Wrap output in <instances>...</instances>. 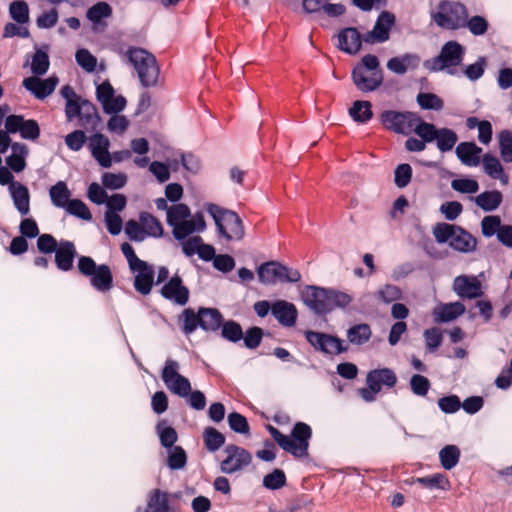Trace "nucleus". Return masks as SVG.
Segmentation results:
<instances>
[{
  "label": "nucleus",
  "instance_id": "obj_1",
  "mask_svg": "<svg viewBox=\"0 0 512 512\" xmlns=\"http://www.w3.org/2000/svg\"><path fill=\"white\" fill-rule=\"evenodd\" d=\"M305 305L317 315H325L335 308L345 309L352 297L343 291L313 285L306 286L301 294Z\"/></svg>",
  "mask_w": 512,
  "mask_h": 512
},
{
  "label": "nucleus",
  "instance_id": "obj_2",
  "mask_svg": "<svg viewBox=\"0 0 512 512\" xmlns=\"http://www.w3.org/2000/svg\"><path fill=\"white\" fill-rule=\"evenodd\" d=\"M268 431L275 442L286 452L296 458L308 456L309 440L312 436L311 427L304 422H297L291 436L284 435L277 428L269 425Z\"/></svg>",
  "mask_w": 512,
  "mask_h": 512
},
{
  "label": "nucleus",
  "instance_id": "obj_3",
  "mask_svg": "<svg viewBox=\"0 0 512 512\" xmlns=\"http://www.w3.org/2000/svg\"><path fill=\"white\" fill-rule=\"evenodd\" d=\"M125 55L136 70L143 87L157 86L160 68L152 53L140 47H129Z\"/></svg>",
  "mask_w": 512,
  "mask_h": 512
},
{
  "label": "nucleus",
  "instance_id": "obj_4",
  "mask_svg": "<svg viewBox=\"0 0 512 512\" xmlns=\"http://www.w3.org/2000/svg\"><path fill=\"white\" fill-rule=\"evenodd\" d=\"M435 240L440 243H447L452 249L461 253H471L475 251L477 240L462 227L449 224L438 223L433 227Z\"/></svg>",
  "mask_w": 512,
  "mask_h": 512
},
{
  "label": "nucleus",
  "instance_id": "obj_5",
  "mask_svg": "<svg viewBox=\"0 0 512 512\" xmlns=\"http://www.w3.org/2000/svg\"><path fill=\"white\" fill-rule=\"evenodd\" d=\"M207 212L212 216L217 230L228 241H241L245 236V228L239 215L216 204L206 205Z\"/></svg>",
  "mask_w": 512,
  "mask_h": 512
},
{
  "label": "nucleus",
  "instance_id": "obj_6",
  "mask_svg": "<svg viewBox=\"0 0 512 512\" xmlns=\"http://www.w3.org/2000/svg\"><path fill=\"white\" fill-rule=\"evenodd\" d=\"M468 17L466 6L460 2L442 0L436 12L431 13L432 21L440 28L457 30L464 28V20Z\"/></svg>",
  "mask_w": 512,
  "mask_h": 512
},
{
  "label": "nucleus",
  "instance_id": "obj_7",
  "mask_svg": "<svg viewBox=\"0 0 512 512\" xmlns=\"http://www.w3.org/2000/svg\"><path fill=\"white\" fill-rule=\"evenodd\" d=\"M464 54L465 48L459 42L451 40L442 46L439 55L426 61L424 66L432 72L448 70V73L453 75L454 71L450 68L459 66L463 61Z\"/></svg>",
  "mask_w": 512,
  "mask_h": 512
},
{
  "label": "nucleus",
  "instance_id": "obj_8",
  "mask_svg": "<svg viewBox=\"0 0 512 512\" xmlns=\"http://www.w3.org/2000/svg\"><path fill=\"white\" fill-rule=\"evenodd\" d=\"M381 122L386 129L403 135H409L412 132L416 133L418 126L425 123L416 113L394 110L383 111Z\"/></svg>",
  "mask_w": 512,
  "mask_h": 512
},
{
  "label": "nucleus",
  "instance_id": "obj_9",
  "mask_svg": "<svg viewBox=\"0 0 512 512\" xmlns=\"http://www.w3.org/2000/svg\"><path fill=\"white\" fill-rule=\"evenodd\" d=\"M257 274L259 281L264 285H273L277 282L296 283L301 279V274L297 269L289 268L276 261L261 264L257 269Z\"/></svg>",
  "mask_w": 512,
  "mask_h": 512
},
{
  "label": "nucleus",
  "instance_id": "obj_10",
  "mask_svg": "<svg viewBox=\"0 0 512 512\" xmlns=\"http://www.w3.org/2000/svg\"><path fill=\"white\" fill-rule=\"evenodd\" d=\"M416 134L428 143L436 142V147L441 153L451 151L458 141L457 133L450 128H437L432 123H422L418 126Z\"/></svg>",
  "mask_w": 512,
  "mask_h": 512
},
{
  "label": "nucleus",
  "instance_id": "obj_11",
  "mask_svg": "<svg viewBox=\"0 0 512 512\" xmlns=\"http://www.w3.org/2000/svg\"><path fill=\"white\" fill-rule=\"evenodd\" d=\"M179 370V362L168 358L162 368L161 379L172 394L181 398H187L191 392V383L187 377L179 373Z\"/></svg>",
  "mask_w": 512,
  "mask_h": 512
},
{
  "label": "nucleus",
  "instance_id": "obj_12",
  "mask_svg": "<svg viewBox=\"0 0 512 512\" xmlns=\"http://www.w3.org/2000/svg\"><path fill=\"white\" fill-rule=\"evenodd\" d=\"M306 341L318 352L326 355H339L348 351V345L337 336L324 332L307 330Z\"/></svg>",
  "mask_w": 512,
  "mask_h": 512
},
{
  "label": "nucleus",
  "instance_id": "obj_13",
  "mask_svg": "<svg viewBox=\"0 0 512 512\" xmlns=\"http://www.w3.org/2000/svg\"><path fill=\"white\" fill-rule=\"evenodd\" d=\"M226 458L220 463V470L225 474H234L249 466L252 455L246 449L229 444L225 447Z\"/></svg>",
  "mask_w": 512,
  "mask_h": 512
},
{
  "label": "nucleus",
  "instance_id": "obj_14",
  "mask_svg": "<svg viewBox=\"0 0 512 512\" xmlns=\"http://www.w3.org/2000/svg\"><path fill=\"white\" fill-rule=\"evenodd\" d=\"M5 129L10 133L19 132L26 140L35 141L40 136V127L33 119H24L21 115H9L5 120Z\"/></svg>",
  "mask_w": 512,
  "mask_h": 512
},
{
  "label": "nucleus",
  "instance_id": "obj_15",
  "mask_svg": "<svg viewBox=\"0 0 512 512\" xmlns=\"http://www.w3.org/2000/svg\"><path fill=\"white\" fill-rule=\"evenodd\" d=\"M395 24V16L389 11H382L373 29L363 35V40L369 44L384 43L389 39L390 30Z\"/></svg>",
  "mask_w": 512,
  "mask_h": 512
},
{
  "label": "nucleus",
  "instance_id": "obj_16",
  "mask_svg": "<svg viewBox=\"0 0 512 512\" xmlns=\"http://www.w3.org/2000/svg\"><path fill=\"white\" fill-rule=\"evenodd\" d=\"M160 294L166 300L184 306L189 300V289L183 284L182 278L175 274L161 288Z\"/></svg>",
  "mask_w": 512,
  "mask_h": 512
},
{
  "label": "nucleus",
  "instance_id": "obj_17",
  "mask_svg": "<svg viewBox=\"0 0 512 512\" xmlns=\"http://www.w3.org/2000/svg\"><path fill=\"white\" fill-rule=\"evenodd\" d=\"M129 269L134 275L135 290L142 295H148L154 284V266L143 260Z\"/></svg>",
  "mask_w": 512,
  "mask_h": 512
},
{
  "label": "nucleus",
  "instance_id": "obj_18",
  "mask_svg": "<svg viewBox=\"0 0 512 512\" xmlns=\"http://www.w3.org/2000/svg\"><path fill=\"white\" fill-rule=\"evenodd\" d=\"M453 291L462 299H476L483 295L481 282L476 276H457L452 285Z\"/></svg>",
  "mask_w": 512,
  "mask_h": 512
},
{
  "label": "nucleus",
  "instance_id": "obj_19",
  "mask_svg": "<svg viewBox=\"0 0 512 512\" xmlns=\"http://www.w3.org/2000/svg\"><path fill=\"white\" fill-rule=\"evenodd\" d=\"M352 80L358 90L362 92L375 91L383 83V72L371 73L364 67H355L352 71Z\"/></svg>",
  "mask_w": 512,
  "mask_h": 512
},
{
  "label": "nucleus",
  "instance_id": "obj_20",
  "mask_svg": "<svg viewBox=\"0 0 512 512\" xmlns=\"http://www.w3.org/2000/svg\"><path fill=\"white\" fill-rule=\"evenodd\" d=\"M58 84L56 76H50L46 79H40L37 76L27 77L23 80V86L31 92L37 99L43 100L52 94Z\"/></svg>",
  "mask_w": 512,
  "mask_h": 512
},
{
  "label": "nucleus",
  "instance_id": "obj_21",
  "mask_svg": "<svg viewBox=\"0 0 512 512\" xmlns=\"http://www.w3.org/2000/svg\"><path fill=\"white\" fill-rule=\"evenodd\" d=\"M206 229V222L202 212H196L191 219L186 218L172 227L175 239L182 241L194 232H202Z\"/></svg>",
  "mask_w": 512,
  "mask_h": 512
},
{
  "label": "nucleus",
  "instance_id": "obj_22",
  "mask_svg": "<svg viewBox=\"0 0 512 512\" xmlns=\"http://www.w3.org/2000/svg\"><path fill=\"white\" fill-rule=\"evenodd\" d=\"M109 140L100 133L94 134L89 140V148L92 156L103 168H109L112 165V158L109 153Z\"/></svg>",
  "mask_w": 512,
  "mask_h": 512
},
{
  "label": "nucleus",
  "instance_id": "obj_23",
  "mask_svg": "<svg viewBox=\"0 0 512 512\" xmlns=\"http://www.w3.org/2000/svg\"><path fill=\"white\" fill-rule=\"evenodd\" d=\"M363 41V36L356 28L348 27L338 33L337 47L341 51L353 55L360 51Z\"/></svg>",
  "mask_w": 512,
  "mask_h": 512
},
{
  "label": "nucleus",
  "instance_id": "obj_24",
  "mask_svg": "<svg viewBox=\"0 0 512 512\" xmlns=\"http://www.w3.org/2000/svg\"><path fill=\"white\" fill-rule=\"evenodd\" d=\"M366 383L371 384L373 389H391L397 383V376L390 368L373 369L367 373Z\"/></svg>",
  "mask_w": 512,
  "mask_h": 512
},
{
  "label": "nucleus",
  "instance_id": "obj_25",
  "mask_svg": "<svg viewBox=\"0 0 512 512\" xmlns=\"http://www.w3.org/2000/svg\"><path fill=\"white\" fill-rule=\"evenodd\" d=\"M481 153L482 148L474 142H461L455 149L457 158L468 167H476L481 163Z\"/></svg>",
  "mask_w": 512,
  "mask_h": 512
},
{
  "label": "nucleus",
  "instance_id": "obj_26",
  "mask_svg": "<svg viewBox=\"0 0 512 512\" xmlns=\"http://www.w3.org/2000/svg\"><path fill=\"white\" fill-rule=\"evenodd\" d=\"M272 315L286 327L294 326L297 320V309L294 304L285 300H277L272 304Z\"/></svg>",
  "mask_w": 512,
  "mask_h": 512
},
{
  "label": "nucleus",
  "instance_id": "obj_27",
  "mask_svg": "<svg viewBox=\"0 0 512 512\" xmlns=\"http://www.w3.org/2000/svg\"><path fill=\"white\" fill-rule=\"evenodd\" d=\"M76 248L73 242L62 240L55 250V263L59 270L67 272L73 267L76 256Z\"/></svg>",
  "mask_w": 512,
  "mask_h": 512
},
{
  "label": "nucleus",
  "instance_id": "obj_28",
  "mask_svg": "<svg viewBox=\"0 0 512 512\" xmlns=\"http://www.w3.org/2000/svg\"><path fill=\"white\" fill-rule=\"evenodd\" d=\"M465 310L464 304L459 301L441 304L433 310L434 321L436 323L451 322L464 314Z\"/></svg>",
  "mask_w": 512,
  "mask_h": 512
},
{
  "label": "nucleus",
  "instance_id": "obj_29",
  "mask_svg": "<svg viewBox=\"0 0 512 512\" xmlns=\"http://www.w3.org/2000/svg\"><path fill=\"white\" fill-rule=\"evenodd\" d=\"M420 57L416 54L406 53L402 56L392 57L387 62V68L397 75H404L408 70L419 67Z\"/></svg>",
  "mask_w": 512,
  "mask_h": 512
},
{
  "label": "nucleus",
  "instance_id": "obj_30",
  "mask_svg": "<svg viewBox=\"0 0 512 512\" xmlns=\"http://www.w3.org/2000/svg\"><path fill=\"white\" fill-rule=\"evenodd\" d=\"M89 278L92 287L99 292H107L113 286V275L107 264L99 265L96 272H94Z\"/></svg>",
  "mask_w": 512,
  "mask_h": 512
},
{
  "label": "nucleus",
  "instance_id": "obj_31",
  "mask_svg": "<svg viewBox=\"0 0 512 512\" xmlns=\"http://www.w3.org/2000/svg\"><path fill=\"white\" fill-rule=\"evenodd\" d=\"M223 316L216 308L200 307V328L206 332H216L221 327Z\"/></svg>",
  "mask_w": 512,
  "mask_h": 512
},
{
  "label": "nucleus",
  "instance_id": "obj_32",
  "mask_svg": "<svg viewBox=\"0 0 512 512\" xmlns=\"http://www.w3.org/2000/svg\"><path fill=\"white\" fill-rule=\"evenodd\" d=\"M9 191L17 211L22 216L28 215L30 212V194L28 188L22 183H17L13 185V188Z\"/></svg>",
  "mask_w": 512,
  "mask_h": 512
},
{
  "label": "nucleus",
  "instance_id": "obj_33",
  "mask_svg": "<svg viewBox=\"0 0 512 512\" xmlns=\"http://www.w3.org/2000/svg\"><path fill=\"white\" fill-rule=\"evenodd\" d=\"M112 13V7L107 2L101 1L97 2L87 10L86 17L92 23L93 30L97 31L99 26H106L102 20L110 18Z\"/></svg>",
  "mask_w": 512,
  "mask_h": 512
},
{
  "label": "nucleus",
  "instance_id": "obj_34",
  "mask_svg": "<svg viewBox=\"0 0 512 512\" xmlns=\"http://www.w3.org/2000/svg\"><path fill=\"white\" fill-rule=\"evenodd\" d=\"M484 172L492 179L500 180L502 184L508 183V175L505 174L499 159L491 154H485L482 158Z\"/></svg>",
  "mask_w": 512,
  "mask_h": 512
},
{
  "label": "nucleus",
  "instance_id": "obj_35",
  "mask_svg": "<svg viewBox=\"0 0 512 512\" xmlns=\"http://www.w3.org/2000/svg\"><path fill=\"white\" fill-rule=\"evenodd\" d=\"M502 200V193L498 190L485 191L475 197L476 205L486 212L496 210Z\"/></svg>",
  "mask_w": 512,
  "mask_h": 512
},
{
  "label": "nucleus",
  "instance_id": "obj_36",
  "mask_svg": "<svg viewBox=\"0 0 512 512\" xmlns=\"http://www.w3.org/2000/svg\"><path fill=\"white\" fill-rule=\"evenodd\" d=\"M49 196L52 204L57 208L65 209L71 200V192L64 181H58L55 185L51 186Z\"/></svg>",
  "mask_w": 512,
  "mask_h": 512
},
{
  "label": "nucleus",
  "instance_id": "obj_37",
  "mask_svg": "<svg viewBox=\"0 0 512 512\" xmlns=\"http://www.w3.org/2000/svg\"><path fill=\"white\" fill-rule=\"evenodd\" d=\"M100 118L96 107L88 100H82L81 112L79 115L80 125L86 129H94Z\"/></svg>",
  "mask_w": 512,
  "mask_h": 512
},
{
  "label": "nucleus",
  "instance_id": "obj_38",
  "mask_svg": "<svg viewBox=\"0 0 512 512\" xmlns=\"http://www.w3.org/2000/svg\"><path fill=\"white\" fill-rule=\"evenodd\" d=\"M412 483L420 484L421 486L431 490H447L450 486L449 479L442 473H436L427 477H417L412 480Z\"/></svg>",
  "mask_w": 512,
  "mask_h": 512
},
{
  "label": "nucleus",
  "instance_id": "obj_39",
  "mask_svg": "<svg viewBox=\"0 0 512 512\" xmlns=\"http://www.w3.org/2000/svg\"><path fill=\"white\" fill-rule=\"evenodd\" d=\"M136 512H169V502L166 493H162L160 490H154L150 495L148 501V509L142 511L140 507L136 509Z\"/></svg>",
  "mask_w": 512,
  "mask_h": 512
},
{
  "label": "nucleus",
  "instance_id": "obj_40",
  "mask_svg": "<svg viewBox=\"0 0 512 512\" xmlns=\"http://www.w3.org/2000/svg\"><path fill=\"white\" fill-rule=\"evenodd\" d=\"M139 221L141 222L147 237H162L163 227L152 214L148 212H141L139 215Z\"/></svg>",
  "mask_w": 512,
  "mask_h": 512
},
{
  "label": "nucleus",
  "instance_id": "obj_41",
  "mask_svg": "<svg viewBox=\"0 0 512 512\" xmlns=\"http://www.w3.org/2000/svg\"><path fill=\"white\" fill-rule=\"evenodd\" d=\"M371 328L368 324H356L347 330V338L351 344L362 345L369 341L371 337Z\"/></svg>",
  "mask_w": 512,
  "mask_h": 512
},
{
  "label": "nucleus",
  "instance_id": "obj_42",
  "mask_svg": "<svg viewBox=\"0 0 512 512\" xmlns=\"http://www.w3.org/2000/svg\"><path fill=\"white\" fill-rule=\"evenodd\" d=\"M203 440L209 452H216L225 443V436L214 427H206L203 432Z\"/></svg>",
  "mask_w": 512,
  "mask_h": 512
},
{
  "label": "nucleus",
  "instance_id": "obj_43",
  "mask_svg": "<svg viewBox=\"0 0 512 512\" xmlns=\"http://www.w3.org/2000/svg\"><path fill=\"white\" fill-rule=\"evenodd\" d=\"M441 466L445 470L453 469L459 462L460 450L455 445H446L439 452Z\"/></svg>",
  "mask_w": 512,
  "mask_h": 512
},
{
  "label": "nucleus",
  "instance_id": "obj_44",
  "mask_svg": "<svg viewBox=\"0 0 512 512\" xmlns=\"http://www.w3.org/2000/svg\"><path fill=\"white\" fill-rule=\"evenodd\" d=\"M349 114L354 121L366 123L373 116L371 103L369 101H355L349 109Z\"/></svg>",
  "mask_w": 512,
  "mask_h": 512
},
{
  "label": "nucleus",
  "instance_id": "obj_45",
  "mask_svg": "<svg viewBox=\"0 0 512 512\" xmlns=\"http://www.w3.org/2000/svg\"><path fill=\"white\" fill-rule=\"evenodd\" d=\"M191 216L190 208L184 203H178L170 206L167 211V224L174 227L179 222Z\"/></svg>",
  "mask_w": 512,
  "mask_h": 512
},
{
  "label": "nucleus",
  "instance_id": "obj_46",
  "mask_svg": "<svg viewBox=\"0 0 512 512\" xmlns=\"http://www.w3.org/2000/svg\"><path fill=\"white\" fill-rule=\"evenodd\" d=\"M488 21L480 15L472 16L471 18H465L464 28H467L470 33L474 36H482L488 30Z\"/></svg>",
  "mask_w": 512,
  "mask_h": 512
},
{
  "label": "nucleus",
  "instance_id": "obj_47",
  "mask_svg": "<svg viewBox=\"0 0 512 512\" xmlns=\"http://www.w3.org/2000/svg\"><path fill=\"white\" fill-rule=\"evenodd\" d=\"M182 331L186 335L192 334L197 327H200V309L195 313L191 308H187L182 312Z\"/></svg>",
  "mask_w": 512,
  "mask_h": 512
},
{
  "label": "nucleus",
  "instance_id": "obj_48",
  "mask_svg": "<svg viewBox=\"0 0 512 512\" xmlns=\"http://www.w3.org/2000/svg\"><path fill=\"white\" fill-rule=\"evenodd\" d=\"M221 335L230 342H238L243 338V331L239 323L228 320L221 324Z\"/></svg>",
  "mask_w": 512,
  "mask_h": 512
},
{
  "label": "nucleus",
  "instance_id": "obj_49",
  "mask_svg": "<svg viewBox=\"0 0 512 512\" xmlns=\"http://www.w3.org/2000/svg\"><path fill=\"white\" fill-rule=\"evenodd\" d=\"M486 67H487L486 58L483 56H480V57H478V59L475 63L465 66V68L463 69V74L470 81H477L484 75Z\"/></svg>",
  "mask_w": 512,
  "mask_h": 512
},
{
  "label": "nucleus",
  "instance_id": "obj_50",
  "mask_svg": "<svg viewBox=\"0 0 512 512\" xmlns=\"http://www.w3.org/2000/svg\"><path fill=\"white\" fill-rule=\"evenodd\" d=\"M10 16L19 24H24L29 21V8L25 1L18 0L10 4Z\"/></svg>",
  "mask_w": 512,
  "mask_h": 512
},
{
  "label": "nucleus",
  "instance_id": "obj_51",
  "mask_svg": "<svg viewBox=\"0 0 512 512\" xmlns=\"http://www.w3.org/2000/svg\"><path fill=\"white\" fill-rule=\"evenodd\" d=\"M48 54L42 50H37L32 57L31 71L35 76L44 75L49 69Z\"/></svg>",
  "mask_w": 512,
  "mask_h": 512
},
{
  "label": "nucleus",
  "instance_id": "obj_52",
  "mask_svg": "<svg viewBox=\"0 0 512 512\" xmlns=\"http://www.w3.org/2000/svg\"><path fill=\"white\" fill-rule=\"evenodd\" d=\"M229 427L232 431L247 435L249 434L250 427L246 417L238 412H231L227 416Z\"/></svg>",
  "mask_w": 512,
  "mask_h": 512
},
{
  "label": "nucleus",
  "instance_id": "obj_53",
  "mask_svg": "<svg viewBox=\"0 0 512 512\" xmlns=\"http://www.w3.org/2000/svg\"><path fill=\"white\" fill-rule=\"evenodd\" d=\"M499 149L503 161L512 163V131L503 130L499 134Z\"/></svg>",
  "mask_w": 512,
  "mask_h": 512
},
{
  "label": "nucleus",
  "instance_id": "obj_54",
  "mask_svg": "<svg viewBox=\"0 0 512 512\" xmlns=\"http://www.w3.org/2000/svg\"><path fill=\"white\" fill-rule=\"evenodd\" d=\"M286 475L281 469H274L263 478V486L269 490H277L285 486Z\"/></svg>",
  "mask_w": 512,
  "mask_h": 512
},
{
  "label": "nucleus",
  "instance_id": "obj_55",
  "mask_svg": "<svg viewBox=\"0 0 512 512\" xmlns=\"http://www.w3.org/2000/svg\"><path fill=\"white\" fill-rule=\"evenodd\" d=\"M102 184L105 188L116 190L123 188L127 183V175L125 173L105 172L102 177Z\"/></svg>",
  "mask_w": 512,
  "mask_h": 512
},
{
  "label": "nucleus",
  "instance_id": "obj_56",
  "mask_svg": "<svg viewBox=\"0 0 512 512\" xmlns=\"http://www.w3.org/2000/svg\"><path fill=\"white\" fill-rule=\"evenodd\" d=\"M65 210L70 215L76 216L82 220L89 221L92 219V214L87 205L79 199L70 200Z\"/></svg>",
  "mask_w": 512,
  "mask_h": 512
},
{
  "label": "nucleus",
  "instance_id": "obj_57",
  "mask_svg": "<svg viewBox=\"0 0 512 512\" xmlns=\"http://www.w3.org/2000/svg\"><path fill=\"white\" fill-rule=\"evenodd\" d=\"M417 102L422 109L426 110H441L443 108V101L433 93H419L417 95Z\"/></svg>",
  "mask_w": 512,
  "mask_h": 512
},
{
  "label": "nucleus",
  "instance_id": "obj_58",
  "mask_svg": "<svg viewBox=\"0 0 512 512\" xmlns=\"http://www.w3.org/2000/svg\"><path fill=\"white\" fill-rule=\"evenodd\" d=\"M187 462V455L184 449L180 446H174L171 448L168 455V466L170 469L178 470L182 469Z\"/></svg>",
  "mask_w": 512,
  "mask_h": 512
},
{
  "label": "nucleus",
  "instance_id": "obj_59",
  "mask_svg": "<svg viewBox=\"0 0 512 512\" xmlns=\"http://www.w3.org/2000/svg\"><path fill=\"white\" fill-rule=\"evenodd\" d=\"M502 226L500 217L496 215L485 216L481 221V230L485 237L497 236Z\"/></svg>",
  "mask_w": 512,
  "mask_h": 512
},
{
  "label": "nucleus",
  "instance_id": "obj_60",
  "mask_svg": "<svg viewBox=\"0 0 512 512\" xmlns=\"http://www.w3.org/2000/svg\"><path fill=\"white\" fill-rule=\"evenodd\" d=\"M412 178V168L409 164L403 163L396 167L394 172V182L398 188L406 187Z\"/></svg>",
  "mask_w": 512,
  "mask_h": 512
},
{
  "label": "nucleus",
  "instance_id": "obj_61",
  "mask_svg": "<svg viewBox=\"0 0 512 512\" xmlns=\"http://www.w3.org/2000/svg\"><path fill=\"white\" fill-rule=\"evenodd\" d=\"M125 233L131 241L142 242L147 238L141 222L128 220L125 225Z\"/></svg>",
  "mask_w": 512,
  "mask_h": 512
},
{
  "label": "nucleus",
  "instance_id": "obj_62",
  "mask_svg": "<svg viewBox=\"0 0 512 512\" xmlns=\"http://www.w3.org/2000/svg\"><path fill=\"white\" fill-rule=\"evenodd\" d=\"M451 187L457 192L467 194H473L479 190L478 182L470 178L454 179L451 182Z\"/></svg>",
  "mask_w": 512,
  "mask_h": 512
},
{
  "label": "nucleus",
  "instance_id": "obj_63",
  "mask_svg": "<svg viewBox=\"0 0 512 512\" xmlns=\"http://www.w3.org/2000/svg\"><path fill=\"white\" fill-rule=\"evenodd\" d=\"M377 296L384 303H391L401 299L402 291L396 285L386 284L378 290Z\"/></svg>",
  "mask_w": 512,
  "mask_h": 512
},
{
  "label": "nucleus",
  "instance_id": "obj_64",
  "mask_svg": "<svg viewBox=\"0 0 512 512\" xmlns=\"http://www.w3.org/2000/svg\"><path fill=\"white\" fill-rule=\"evenodd\" d=\"M75 59L77 64L87 72H93L96 68L97 60L87 49H79Z\"/></svg>",
  "mask_w": 512,
  "mask_h": 512
}]
</instances>
